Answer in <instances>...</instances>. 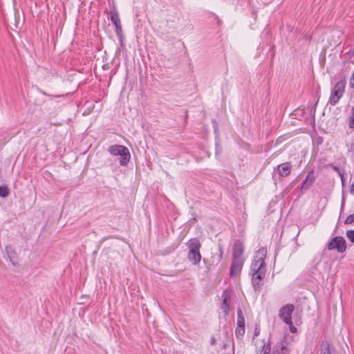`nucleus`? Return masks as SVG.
I'll return each instance as SVG.
<instances>
[{"label":"nucleus","mask_w":354,"mask_h":354,"mask_svg":"<svg viewBox=\"0 0 354 354\" xmlns=\"http://www.w3.org/2000/svg\"><path fill=\"white\" fill-rule=\"evenodd\" d=\"M267 254L266 248H260L257 252L250 266L252 283L255 292H259L263 286V279L266 274L265 259Z\"/></svg>","instance_id":"nucleus-1"},{"label":"nucleus","mask_w":354,"mask_h":354,"mask_svg":"<svg viewBox=\"0 0 354 354\" xmlns=\"http://www.w3.org/2000/svg\"><path fill=\"white\" fill-rule=\"evenodd\" d=\"M189 249L187 258L194 265H197L201 260V254L200 249L201 244L200 241L196 239H191L187 243Z\"/></svg>","instance_id":"nucleus-2"},{"label":"nucleus","mask_w":354,"mask_h":354,"mask_svg":"<svg viewBox=\"0 0 354 354\" xmlns=\"http://www.w3.org/2000/svg\"><path fill=\"white\" fill-rule=\"evenodd\" d=\"M108 151L113 156H120V164L125 166L130 160L131 155L129 149L120 145H113L109 147Z\"/></svg>","instance_id":"nucleus-3"},{"label":"nucleus","mask_w":354,"mask_h":354,"mask_svg":"<svg viewBox=\"0 0 354 354\" xmlns=\"http://www.w3.org/2000/svg\"><path fill=\"white\" fill-rule=\"evenodd\" d=\"M346 86V80L344 78L341 79L338 81L333 88L331 93L329 97L328 103L335 106L337 104L339 99L342 97L344 93Z\"/></svg>","instance_id":"nucleus-4"},{"label":"nucleus","mask_w":354,"mask_h":354,"mask_svg":"<svg viewBox=\"0 0 354 354\" xmlns=\"http://www.w3.org/2000/svg\"><path fill=\"white\" fill-rule=\"evenodd\" d=\"M328 249L330 250H337V252L342 253L346 249V243L342 236L334 237L328 244Z\"/></svg>","instance_id":"nucleus-5"},{"label":"nucleus","mask_w":354,"mask_h":354,"mask_svg":"<svg viewBox=\"0 0 354 354\" xmlns=\"http://www.w3.org/2000/svg\"><path fill=\"white\" fill-rule=\"evenodd\" d=\"M293 304H286L279 310V316L286 324H292V313L294 310Z\"/></svg>","instance_id":"nucleus-6"},{"label":"nucleus","mask_w":354,"mask_h":354,"mask_svg":"<svg viewBox=\"0 0 354 354\" xmlns=\"http://www.w3.org/2000/svg\"><path fill=\"white\" fill-rule=\"evenodd\" d=\"M244 261V259L232 258V264L230 266V275L232 277H235L240 274Z\"/></svg>","instance_id":"nucleus-7"},{"label":"nucleus","mask_w":354,"mask_h":354,"mask_svg":"<svg viewBox=\"0 0 354 354\" xmlns=\"http://www.w3.org/2000/svg\"><path fill=\"white\" fill-rule=\"evenodd\" d=\"M235 333L237 337L243 336L245 333V318L240 308L237 310V327Z\"/></svg>","instance_id":"nucleus-8"},{"label":"nucleus","mask_w":354,"mask_h":354,"mask_svg":"<svg viewBox=\"0 0 354 354\" xmlns=\"http://www.w3.org/2000/svg\"><path fill=\"white\" fill-rule=\"evenodd\" d=\"M243 251H244L243 244L240 241H236L234 243V246H233V252H232L233 258L244 259L243 257Z\"/></svg>","instance_id":"nucleus-9"},{"label":"nucleus","mask_w":354,"mask_h":354,"mask_svg":"<svg viewBox=\"0 0 354 354\" xmlns=\"http://www.w3.org/2000/svg\"><path fill=\"white\" fill-rule=\"evenodd\" d=\"M291 164L290 162H285L279 165L277 167L279 175L281 177L288 176L291 171Z\"/></svg>","instance_id":"nucleus-10"},{"label":"nucleus","mask_w":354,"mask_h":354,"mask_svg":"<svg viewBox=\"0 0 354 354\" xmlns=\"http://www.w3.org/2000/svg\"><path fill=\"white\" fill-rule=\"evenodd\" d=\"M110 15H111V22L114 24L115 29H116V32L118 34L119 32L122 31V26H121L120 19L119 17V14L117 12L111 11L110 12Z\"/></svg>","instance_id":"nucleus-11"},{"label":"nucleus","mask_w":354,"mask_h":354,"mask_svg":"<svg viewBox=\"0 0 354 354\" xmlns=\"http://www.w3.org/2000/svg\"><path fill=\"white\" fill-rule=\"evenodd\" d=\"M315 177L313 176V171H311L308 173L306 179L304 180L301 189H308L314 183Z\"/></svg>","instance_id":"nucleus-12"},{"label":"nucleus","mask_w":354,"mask_h":354,"mask_svg":"<svg viewBox=\"0 0 354 354\" xmlns=\"http://www.w3.org/2000/svg\"><path fill=\"white\" fill-rule=\"evenodd\" d=\"M272 354H288V352L283 343L279 342L275 345Z\"/></svg>","instance_id":"nucleus-13"},{"label":"nucleus","mask_w":354,"mask_h":354,"mask_svg":"<svg viewBox=\"0 0 354 354\" xmlns=\"http://www.w3.org/2000/svg\"><path fill=\"white\" fill-rule=\"evenodd\" d=\"M321 354H331L330 344L328 342H322L321 345Z\"/></svg>","instance_id":"nucleus-14"},{"label":"nucleus","mask_w":354,"mask_h":354,"mask_svg":"<svg viewBox=\"0 0 354 354\" xmlns=\"http://www.w3.org/2000/svg\"><path fill=\"white\" fill-rule=\"evenodd\" d=\"M223 297H224V298H223V303L221 305V309L223 310L225 315H226L229 313V304L227 302V295H225L223 294Z\"/></svg>","instance_id":"nucleus-15"},{"label":"nucleus","mask_w":354,"mask_h":354,"mask_svg":"<svg viewBox=\"0 0 354 354\" xmlns=\"http://www.w3.org/2000/svg\"><path fill=\"white\" fill-rule=\"evenodd\" d=\"M9 195V189L6 186H0V196L6 198Z\"/></svg>","instance_id":"nucleus-16"},{"label":"nucleus","mask_w":354,"mask_h":354,"mask_svg":"<svg viewBox=\"0 0 354 354\" xmlns=\"http://www.w3.org/2000/svg\"><path fill=\"white\" fill-rule=\"evenodd\" d=\"M346 236L352 243H354V230H348L346 232Z\"/></svg>","instance_id":"nucleus-17"},{"label":"nucleus","mask_w":354,"mask_h":354,"mask_svg":"<svg viewBox=\"0 0 354 354\" xmlns=\"http://www.w3.org/2000/svg\"><path fill=\"white\" fill-rule=\"evenodd\" d=\"M354 222V214H351L346 218L344 223L345 224H351Z\"/></svg>","instance_id":"nucleus-18"},{"label":"nucleus","mask_w":354,"mask_h":354,"mask_svg":"<svg viewBox=\"0 0 354 354\" xmlns=\"http://www.w3.org/2000/svg\"><path fill=\"white\" fill-rule=\"evenodd\" d=\"M330 166L338 174L339 176H342V174L344 173V171L341 170L338 166L334 165L333 164L330 165Z\"/></svg>","instance_id":"nucleus-19"},{"label":"nucleus","mask_w":354,"mask_h":354,"mask_svg":"<svg viewBox=\"0 0 354 354\" xmlns=\"http://www.w3.org/2000/svg\"><path fill=\"white\" fill-rule=\"evenodd\" d=\"M263 354H270V346L269 344L263 346Z\"/></svg>","instance_id":"nucleus-20"},{"label":"nucleus","mask_w":354,"mask_h":354,"mask_svg":"<svg viewBox=\"0 0 354 354\" xmlns=\"http://www.w3.org/2000/svg\"><path fill=\"white\" fill-rule=\"evenodd\" d=\"M348 126L350 128H354V116L352 115L349 117Z\"/></svg>","instance_id":"nucleus-21"},{"label":"nucleus","mask_w":354,"mask_h":354,"mask_svg":"<svg viewBox=\"0 0 354 354\" xmlns=\"http://www.w3.org/2000/svg\"><path fill=\"white\" fill-rule=\"evenodd\" d=\"M290 327V330L291 333H295L297 332V328L293 326V323L292 324H288Z\"/></svg>","instance_id":"nucleus-22"},{"label":"nucleus","mask_w":354,"mask_h":354,"mask_svg":"<svg viewBox=\"0 0 354 354\" xmlns=\"http://www.w3.org/2000/svg\"><path fill=\"white\" fill-rule=\"evenodd\" d=\"M350 86L351 87L354 88V73L352 75V77L350 79Z\"/></svg>","instance_id":"nucleus-23"},{"label":"nucleus","mask_w":354,"mask_h":354,"mask_svg":"<svg viewBox=\"0 0 354 354\" xmlns=\"http://www.w3.org/2000/svg\"><path fill=\"white\" fill-rule=\"evenodd\" d=\"M339 176L340 177V179H341V181H342V185L344 187V183H345V178H344V173L342 174V176Z\"/></svg>","instance_id":"nucleus-24"},{"label":"nucleus","mask_w":354,"mask_h":354,"mask_svg":"<svg viewBox=\"0 0 354 354\" xmlns=\"http://www.w3.org/2000/svg\"><path fill=\"white\" fill-rule=\"evenodd\" d=\"M350 193L352 194V195H354V183H353L351 185V187H350Z\"/></svg>","instance_id":"nucleus-25"},{"label":"nucleus","mask_w":354,"mask_h":354,"mask_svg":"<svg viewBox=\"0 0 354 354\" xmlns=\"http://www.w3.org/2000/svg\"><path fill=\"white\" fill-rule=\"evenodd\" d=\"M219 252H220L219 257H220V259H222V257H223V249H222L221 246H219Z\"/></svg>","instance_id":"nucleus-26"},{"label":"nucleus","mask_w":354,"mask_h":354,"mask_svg":"<svg viewBox=\"0 0 354 354\" xmlns=\"http://www.w3.org/2000/svg\"><path fill=\"white\" fill-rule=\"evenodd\" d=\"M351 115L354 116V105H353V107L352 108L351 114Z\"/></svg>","instance_id":"nucleus-27"},{"label":"nucleus","mask_w":354,"mask_h":354,"mask_svg":"<svg viewBox=\"0 0 354 354\" xmlns=\"http://www.w3.org/2000/svg\"><path fill=\"white\" fill-rule=\"evenodd\" d=\"M214 339H212V343L214 344Z\"/></svg>","instance_id":"nucleus-28"}]
</instances>
